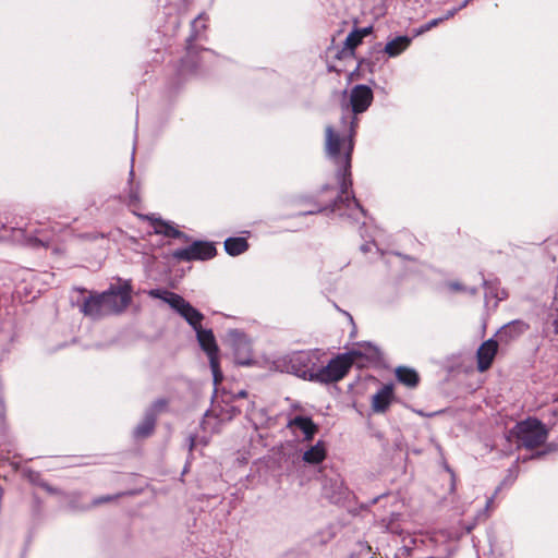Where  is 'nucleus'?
I'll return each mask as SVG.
<instances>
[{"label":"nucleus","instance_id":"cd10ccee","mask_svg":"<svg viewBox=\"0 0 558 558\" xmlns=\"http://www.w3.org/2000/svg\"><path fill=\"white\" fill-rule=\"evenodd\" d=\"M238 397H242V398L246 397V391L245 390H240L238 392Z\"/></svg>","mask_w":558,"mask_h":558},{"label":"nucleus","instance_id":"b1692460","mask_svg":"<svg viewBox=\"0 0 558 558\" xmlns=\"http://www.w3.org/2000/svg\"><path fill=\"white\" fill-rule=\"evenodd\" d=\"M193 28H205V20L203 19V16H198L197 19L194 20L193 24H192Z\"/></svg>","mask_w":558,"mask_h":558},{"label":"nucleus","instance_id":"5701e85b","mask_svg":"<svg viewBox=\"0 0 558 558\" xmlns=\"http://www.w3.org/2000/svg\"><path fill=\"white\" fill-rule=\"evenodd\" d=\"M12 240L20 243H28L31 240L25 239L24 236V230L22 229H14Z\"/></svg>","mask_w":558,"mask_h":558},{"label":"nucleus","instance_id":"6ab92c4d","mask_svg":"<svg viewBox=\"0 0 558 558\" xmlns=\"http://www.w3.org/2000/svg\"><path fill=\"white\" fill-rule=\"evenodd\" d=\"M151 221V227L155 231V233L163 234L167 236L177 238L181 235V232L178 231L173 226H171L169 222L163 221L158 218H149Z\"/></svg>","mask_w":558,"mask_h":558},{"label":"nucleus","instance_id":"9b49d317","mask_svg":"<svg viewBox=\"0 0 558 558\" xmlns=\"http://www.w3.org/2000/svg\"><path fill=\"white\" fill-rule=\"evenodd\" d=\"M498 343L497 341L489 339L481 344L477 350V368L480 372L488 369L497 354Z\"/></svg>","mask_w":558,"mask_h":558},{"label":"nucleus","instance_id":"1a4fd4ad","mask_svg":"<svg viewBox=\"0 0 558 558\" xmlns=\"http://www.w3.org/2000/svg\"><path fill=\"white\" fill-rule=\"evenodd\" d=\"M315 354L311 352H296L290 357V371L299 377L308 378L310 375H302L299 373L300 369H308L310 372H317V367L314 364Z\"/></svg>","mask_w":558,"mask_h":558},{"label":"nucleus","instance_id":"2eb2a0df","mask_svg":"<svg viewBox=\"0 0 558 558\" xmlns=\"http://www.w3.org/2000/svg\"><path fill=\"white\" fill-rule=\"evenodd\" d=\"M102 301H105L104 293L90 296L82 306L83 313L93 318L107 315V313H105V302Z\"/></svg>","mask_w":558,"mask_h":558},{"label":"nucleus","instance_id":"bb28decb","mask_svg":"<svg viewBox=\"0 0 558 558\" xmlns=\"http://www.w3.org/2000/svg\"><path fill=\"white\" fill-rule=\"evenodd\" d=\"M438 21H439V20H433L432 22H429V23H428V25H427V27H426V28H427V29H429L432 26L437 25Z\"/></svg>","mask_w":558,"mask_h":558},{"label":"nucleus","instance_id":"9d476101","mask_svg":"<svg viewBox=\"0 0 558 558\" xmlns=\"http://www.w3.org/2000/svg\"><path fill=\"white\" fill-rule=\"evenodd\" d=\"M287 426L293 432L302 433L304 440L310 441L313 439L318 430L317 425L308 416L296 415L288 421Z\"/></svg>","mask_w":558,"mask_h":558},{"label":"nucleus","instance_id":"f3484780","mask_svg":"<svg viewBox=\"0 0 558 558\" xmlns=\"http://www.w3.org/2000/svg\"><path fill=\"white\" fill-rule=\"evenodd\" d=\"M410 43L408 36L396 37L386 44L385 52L391 58L397 57L410 46Z\"/></svg>","mask_w":558,"mask_h":558},{"label":"nucleus","instance_id":"6e6552de","mask_svg":"<svg viewBox=\"0 0 558 558\" xmlns=\"http://www.w3.org/2000/svg\"><path fill=\"white\" fill-rule=\"evenodd\" d=\"M373 100V92L366 85H356L350 94V102L354 113L365 111Z\"/></svg>","mask_w":558,"mask_h":558},{"label":"nucleus","instance_id":"f8f14e48","mask_svg":"<svg viewBox=\"0 0 558 558\" xmlns=\"http://www.w3.org/2000/svg\"><path fill=\"white\" fill-rule=\"evenodd\" d=\"M373 31L372 26L355 28L345 38L344 46L341 50V58H352L355 48L362 44L363 39Z\"/></svg>","mask_w":558,"mask_h":558},{"label":"nucleus","instance_id":"ddd939ff","mask_svg":"<svg viewBox=\"0 0 558 558\" xmlns=\"http://www.w3.org/2000/svg\"><path fill=\"white\" fill-rule=\"evenodd\" d=\"M529 329V325L523 320H512L506 324L498 332L501 341L509 342L523 335Z\"/></svg>","mask_w":558,"mask_h":558},{"label":"nucleus","instance_id":"412c9836","mask_svg":"<svg viewBox=\"0 0 558 558\" xmlns=\"http://www.w3.org/2000/svg\"><path fill=\"white\" fill-rule=\"evenodd\" d=\"M154 426V418L151 416H147L145 421L135 429V435L137 437H146L153 432Z\"/></svg>","mask_w":558,"mask_h":558},{"label":"nucleus","instance_id":"a878e982","mask_svg":"<svg viewBox=\"0 0 558 558\" xmlns=\"http://www.w3.org/2000/svg\"><path fill=\"white\" fill-rule=\"evenodd\" d=\"M555 333L558 335V317L553 322Z\"/></svg>","mask_w":558,"mask_h":558},{"label":"nucleus","instance_id":"aec40b11","mask_svg":"<svg viewBox=\"0 0 558 558\" xmlns=\"http://www.w3.org/2000/svg\"><path fill=\"white\" fill-rule=\"evenodd\" d=\"M248 245L244 238H229L225 241V248L229 255L236 256L247 250Z\"/></svg>","mask_w":558,"mask_h":558},{"label":"nucleus","instance_id":"20e7f679","mask_svg":"<svg viewBox=\"0 0 558 558\" xmlns=\"http://www.w3.org/2000/svg\"><path fill=\"white\" fill-rule=\"evenodd\" d=\"M546 428L535 418H527L517 423L508 435L509 440L514 439L519 447L525 448H535L541 446L546 440Z\"/></svg>","mask_w":558,"mask_h":558},{"label":"nucleus","instance_id":"dca6fc26","mask_svg":"<svg viewBox=\"0 0 558 558\" xmlns=\"http://www.w3.org/2000/svg\"><path fill=\"white\" fill-rule=\"evenodd\" d=\"M327 457V449L324 441L319 440L303 452V461L308 464L322 463Z\"/></svg>","mask_w":558,"mask_h":558},{"label":"nucleus","instance_id":"393cba45","mask_svg":"<svg viewBox=\"0 0 558 558\" xmlns=\"http://www.w3.org/2000/svg\"><path fill=\"white\" fill-rule=\"evenodd\" d=\"M36 241L39 242L41 245H45V246L49 245V243L45 239L36 238Z\"/></svg>","mask_w":558,"mask_h":558},{"label":"nucleus","instance_id":"423d86ee","mask_svg":"<svg viewBox=\"0 0 558 558\" xmlns=\"http://www.w3.org/2000/svg\"><path fill=\"white\" fill-rule=\"evenodd\" d=\"M229 341L234 351V360L240 365H250L253 361L251 341L238 330L228 333Z\"/></svg>","mask_w":558,"mask_h":558},{"label":"nucleus","instance_id":"7ed1b4c3","mask_svg":"<svg viewBox=\"0 0 558 558\" xmlns=\"http://www.w3.org/2000/svg\"><path fill=\"white\" fill-rule=\"evenodd\" d=\"M356 351L340 354L332 359L326 366L317 367V372L300 369L302 375H310V380L320 383H333L344 377L357 356Z\"/></svg>","mask_w":558,"mask_h":558},{"label":"nucleus","instance_id":"39448f33","mask_svg":"<svg viewBox=\"0 0 558 558\" xmlns=\"http://www.w3.org/2000/svg\"><path fill=\"white\" fill-rule=\"evenodd\" d=\"M132 287L128 280H119L117 287L104 292L105 313L107 315L123 311L131 302Z\"/></svg>","mask_w":558,"mask_h":558},{"label":"nucleus","instance_id":"a211bd4d","mask_svg":"<svg viewBox=\"0 0 558 558\" xmlns=\"http://www.w3.org/2000/svg\"><path fill=\"white\" fill-rule=\"evenodd\" d=\"M397 379L407 387L413 388L418 384L420 377L415 369L400 366L396 369Z\"/></svg>","mask_w":558,"mask_h":558},{"label":"nucleus","instance_id":"4be33fe9","mask_svg":"<svg viewBox=\"0 0 558 558\" xmlns=\"http://www.w3.org/2000/svg\"><path fill=\"white\" fill-rule=\"evenodd\" d=\"M238 411L235 410V408L233 407H230L228 410L225 411H221L219 414H217V416L221 420V421H225V420H231L234 415H236Z\"/></svg>","mask_w":558,"mask_h":558},{"label":"nucleus","instance_id":"c85d7f7f","mask_svg":"<svg viewBox=\"0 0 558 558\" xmlns=\"http://www.w3.org/2000/svg\"><path fill=\"white\" fill-rule=\"evenodd\" d=\"M453 13H454L453 11L449 12V14L446 17L452 16Z\"/></svg>","mask_w":558,"mask_h":558},{"label":"nucleus","instance_id":"4468645a","mask_svg":"<svg viewBox=\"0 0 558 558\" xmlns=\"http://www.w3.org/2000/svg\"><path fill=\"white\" fill-rule=\"evenodd\" d=\"M393 398L392 385H386L372 398V408L375 412H384L388 409Z\"/></svg>","mask_w":558,"mask_h":558},{"label":"nucleus","instance_id":"0eeeda50","mask_svg":"<svg viewBox=\"0 0 558 558\" xmlns=\"http://www.w3.org/2000/svg\"><path fill=\"white\" fill-rule=\"evenodd\" d=\"M216 254L215 246L209 242L196 241L189 247L177 250L173 256L182 260L209 259Z\"/></svg>","mask_w":558,"mask_h":558},{"label":"nucleus","instance_id":"f03ea898","mask_svg":"<svg viewBox=\"0 0 558 558\" xmlns=\"http://www.w3.org/2000/svg\"><path fill=\"white\" fill-rule=\"evenodd\" d=\"M148 295L156 299H160L167 304H169L174 311H177L182 317H184L185 320L195 329L197 340L209 359L214 385L217 388L223 379V375L222 372L220 371L219 365L218 347L216 344L213 331L201 328V323L203 320L202 313L194 308L179 294H175L167 290H150L148 291Z\"/></svg>","mask_w":558,"mask_h":558},{"label":"nucleus","instance_id":"f257e3e1","mask_svg":"<svg viewBox=\"0 0 558 558\" xmlns=\"http://www.w3.org/2000/svg\"><path fill=\"white\" fill-rule=\"evenodd\" d=\"M354 123V119H352L350 123H347L345 118H343L341 129L336 130L333 126H327L325 146L328 157L339 167L337 174L340 190L338 202L347 203V206L351 210L356 209L362 211L357 201L349 193V189L352 185L350 168L353 151V136L355 133Z\"/></svg>","mask_w":558,"mask_h":558}]
</instances>
